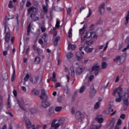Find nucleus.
<instances>
[{"mask_svg": "<svg viewBox=\"0 0 129 129\" xmlns=\"http://www.w3.org/2000/svg\"><path fill=\"white\" fill-rule=\"evenodd\" d=\"M62 110V107L61 106H57L55 108V111L56 112H60Z\"/></svg>", "mask_w": 129, "mask_h": 129, "instance_id": "obj_35", "label": "nucleus"}, {"mask_svg": "<svg viewBox=\"0 0 129 129\" xmlns=\"http://www.w3.org/2000/svg\"><path fill=\"white\" fill-rule=\"evenodd\" d=\"M112 106H113V102H109L108 106V109H111V108H112Z\"/></svg>", "mask_w": 129, "mask_h": 129, "instance_id": "obj_46", "label": "nucleus"}, {"mask_svg": "<svg viewBox=\"0 0 129 129\" xmlns=\"http://www.w3.org/2000/svg\"><path fill=\"white\" fill-rule=\"evenodd\" d=\"M86 88V87H85V86H82L79 91L80 93H83Z\"/></svg>", "mask_w": 129, "mask_h": 129, "instance_id": "obj_38", "label": "nucleus"}, {"mask_svg": "<svg viewBox=\"0 0 129 129\" xmlns=\"http://www.w3.org/2000/svg\"><path fill=\"white\" fill-rule=\"evenodd\" d=\"M96 93V90L94 88V84H92L90 87V98H93V96Z\"/></svg>", "mask_w": 129, "mask_h": 129, "instance_id": "obj_8", "label": "nucleus"}, {"mask_svg": "<svg viewBox=\"0 0 129 129\" xmlns=\"http://www.w3.org/2000/svg\"><path fill=\"white\" fill-rule=\"evenodd\" d=\"M84 50L85 51V52H86V53H91V52H92V51H93V48H88V46H86L84 48Z\"/></svg>", "mask_w": 129, "mask_h": 129, "instance_id": "obj_22", "label": "nucleus"}, {"mask_svg": "<svg viewBox=\"0 0 129 129\" xmlns=\"http://www.w3.org/2000/svg\"><path fill=\"white\" fill-rule=\"evenodd\" d=\"M104 6H105V3H103L101 4H100V6H99V12L101 14V15H103L102 13L104 12Z\"/></svg>", "mask_w": 129, "mask_h": 129, "instance_id": "obj_15", "label": "nucleus"}, {"mask_svg": "<svg viewBox=\"0 0 129 129\" xmlns=\"http://www.w3.org/2000/svg\"><path fill=\"white\" fill-rule=\"evenodd\" d=\"M89 129H96V125L93 124L92 125Z\"/></svg>", "mask_w": 129, "mask_h": 129, "instance_id": "obj_60", "label": "nucleus"}, {"mask_svg": "<svg viewBox=\"0 0 129 129\" xmlns=\"http://www.w3.org/2000/svg\"><path fill=\"white\" fill-rule=\"evenodd\" d=\"M68 34L69 38H71L72 37V28H71L69 31Z\"/></svg>", "mask_w": 129, "mask_h": 129, "instance_id": "obj_49", "label": "nucleus"}, {"mask_svg": "<svg viewBox=\"0 0 129 129\" xmlns=\"http://www.w3.org/2000/svg\"><path fill=\"white\" fill-rule=\"evenodd\" d=\"M115 93H117L118 96H121V95L123 93H122V88L119 87L116 90H114L113 92V96H115Z\"/></svg>", "mask_w": 129, "mask_h": 129, "instance_id": "obj_9", "label": "nucleus"}, {"mask_svg": "<svg viewBox=\"0 0 129 129\" xmlns=\"http://www.w3.org/2000/svg\"><path fill=\"white\" fill-rule=\"evenodd\" d=\"M31 24L30 23L27 27V33H30V32H31Z\"/></svg>", "mask_w": 129, "mask_h": 129, "instance_id": "obj_51", "label": "nucleus"}, {"mask_svg": "<svg viewBox=\"0 0 129 129\" xmlns=\"http://www.w3.org/2000/svg\"><path fill=\"white\" fill-rule=\"evenodd\" d=\"M113 60L114 62H116L117 65H121V64H123V63H124L125 61V57L122 55H118L116 56V57L113 59Z\"/></svg>", "mask_w": 129, "mask_h": 129, "instance_id": "obj_3", "label": "nucleus"}, {"mask_svg": "<svg viewBox=\"0 0 129 129\" xmlns=\"http://www.w3.org/2000/svg\"><path fill=\"white\" fill-rule=\"evenodd\" d=\"M122 100H127L128 99V94L127 93H123L121 95Z\"/></svg>", "mask_w": 129, "mask_h": 129, "instance_id": "obj_18", "label": "nucleus"}, {"mask_svg": "<svg viewBox=\"0 0 129 129\" xmlns=\"http://www.w3.org/2000/svg\"><path fill=\"white\" fill-rule=\"evenodd\" d=\"M114 124H115V122L114 121H111L109 123V125H110L109 129L113 128V127L114 126Z\"/></svg>", "mask_w": 129, "mask_h": 129, "instance_id": "obj_37", "label": "nucleus"}, {"mask_svg": "<svg viewBox=\"0 0 129 129\" xmlns=\"http://www.w3.org/2000/svg\"><path fill=\"white\" fill-rule=\"evenodd\" d=\"M70 13H71V8H69L67 9V14H68V15H70Z\"/></svg>", "mask_w": 129, "mask_h": 129, "instance_id": "obj_62", "label": "nucleus"}, {"mask_svg": "<svg viewBox=\"0 0 129 129\" xmlns=\"http://www.w3.org/2000/svg\"><path fill=\"white\" fill-rule=\"evenodd\" d=\"M50 80L54 82H56V73H55V72L53 73L52 78H51Z\"/></svg>", "mask_w": 129, "mask_h": 129, "instance_id": "obj_33", "label": "nucleus"}, {"mask_svg": "<svg viewBox=\"0 0 129 129\" xmlns=\"http://www.w3.org/2000/svg\"><path fill=\"white\" fill-rule=\"evenodd\" d=\"M107 67V64L105 62H103L102 63V69H105Z\"/></svg>", "mask_w": 129, "mask_h": 129, "instance_id": "obj_42", "label": "nucleus"}, {"mask_svg": "<svg viewBox=\"0 0 129 129\" xmlns=\"http://www.w3.org/2000/svg\"><path fill=\"white\" fill-rule=\"evenodd\" d=\"M13 94H14V96H15V97H17V90H13Z\"/></svg>", "mask_w": 129, "mask_h": 129, "instance_id": "obj_58", "label": "nucleus"}, {"mask_svg": "<svg viewBox=\"0 0 129 129\" xmlns=\"http://www.w3.org/2000/svg\"><path fill=\"white\" fill-rule=\"evenodd\" d=\"M71 77H74L75 76V72L74 71V67H71Z\"/></svg>", "mask_w": 129, "mask_h": 129, "instance_id": "obj_29", "label": "nucleus"}, {"mask_svg": "<svg viewBox=\"0 0 129 129\" xmlns=\"http://www.w3.org/2000/svg\"><path fill=\"white\" fill-rule=\"evenodd\" d=\"M48 113L54 114L55 112H54V107H50L48 109Z\"/></svg>", "mask_w": 129, "mask_h": 129, "instance_id": "obj_32", "label": "nucleus"}, {"mask_svg": "<svg viewBox=\"0 0 129 129\" xmlns=\"http://www.w3.org/2000/svg\"><path fill=\"white\" fill-rule=\"evenodd\" d=\"M109 85V82H107L106 81L103 82V85H102V88H106Z\"/></svg>", "mask_w": 129, "mask_h": 129, "instance_id": "obj_28", "label": "nucleus"}, {"mask_svg": "<svg viewBox=\"0 0 129 129\" xmlns=\"http://www.w3.org/2000/svg\"><path fill=\"white\" fill-rule=\"evenodd\" d=\"M41 58L39 57H36L34 59V63L35 64H40Z\"/></svg>", "mask_w": 129, "mask_h": 129, "instance_id": "obj_30", "label": "nucleus"}, {"mask_svg": "<svg viewBox=\"0 0 129 129\" xmlns=\"http://www.w3.org/2000/svg\"><path fill=\"white\" fill-rule=\"evenodd\" d=\"M120 118H121L122 119H124L125 118V114H121L120 116Z\"/></svg>", "mask_w": 129, "mask_h": 129, "instance_id": "obj_56", "label": "nucleus"}, {"mask_svg": "<svg viewBox=\"0 0 129 129\" xmlns=\"http://www.w3.org/2000/svg\"><path fill=\"white\" fill-rule=\"evenodd\" d=\"M32 94H33V95H36L37 96H38L39 95V94H40V91H39L38 90H32L31 92Z\"/></svg>", "mask_w": 129, "mask_h": 129, "instance_id": "obj_27", "label": "nucleus"}, {"mask_svg": "<svg viewBox=\"0 0 129 129\" xmlns=\"http://www.w3.org/2000/svg\"><path fill=\"white\" fill-rule=\"evenodd\" d=\"M37 11H38V9H37V8L33 6L29 8V9L28 10V14H30L31 12H37Z\"/></svg>", "mask_w": 129, "mask_h": 129, "instance_id": "obj_19", "label": "nucleus"}, {"mask_svg": "<svg viewBox=\"0 0 129 129\" xmlns=\"http://www.w3.org/2000/svg\"><path fill=\"white\" fill-rule=\"evenodd\" d=\"M92 15V10L91 9H89V13L88 16H87V18H89V17H90V16Z\"/></svg>", "mask_w": 129, "mask_h": 129, "instance_id": "obj_50", "label": "nucleus"}, {"mask_svg": "<svg viewBox=\"0 0 129 129\" xmlns=\"http://www.w3.org/2000/svg\"><path fill=\"white\" fill-rule=\"evenodd\" d=\"M31 5H32V4L29 1H28L26 3V7H31Z\"/></svg>", "mask_w": 129, "mask_h": 129, "instance_id": "obj_64", "label": "nucleus"}, {"mask_svg": "<svg viewBox=\"0 0 129 129\" xmlns=\"http://www.w3.org/2000/svg\"><path fill=\"white\" fill-rule=\"evenodd\" d=\"M76 48V44H72L70 43L68 44V50H70V49H72V50H75Z\"/></svg>", "mask_w": 129, "mask_h": 129, "instance_id": "obj_20", "label": "nucleus"}, {"mask_svg": "<svg viewBox=\"0 0 129 129\" xmlns=\"http://www.w3.org/2000/svg\"><path fill=\"white\" fill-rule=\"evenodd\" d=\"M94 78V76H91L89 78V81H92V80H93V79Z\"/></svg>", "mask_w": 129, "mask_h": 129, "instance_id": "obj_61", "label": "nucleus"}, {"mask_svg": "<svg viewBox=\"0 0 129 129\" xmlns=\"http://www.w3.org/2000/svg\"><path fill=\"white\" fill-rule=\"evenodd\" d=\"M59 40H60V36L56 37V38H55V39L53 42L54 46H57V45H58V42L59 41Z\"/></svg>", "mask_w": 129, "mask_h": 129, "instance_id": "obj_26", "label": "nucleus"}, {"mask_svg": "<svg viewBox=\"0 0 129 129\" xmlns=\"http://www.w3.org/2000/svg\"><path fill=\"white\" fill-rule=\"evenodd\" d=\"M76 57L78 61H81L83 59L82 55H81V53H80V52H77L76 53Z\"/></svg>", "mask_w": 129, "mask_h": 129, "instance_id": "obj_16", "label": "nucleus"}, {"mask_svg": "<svg viewBox=\"0 0 129 129\" xmlns=\"http://www.w3.org/2000/svg\"><path fill=\"white\" fill-rule=\"evenodd\" d=\"M55 27L56 28H59V27H60V21H59L58 20L56 21Z\"/></svg>", "mask_w": 129, "mask_h": 129, "instance_id": "obj_55", "label": "nucleus"}, {"mask_svg": "<svg viewBox=\"0 0 129 129\" xmlns=\"http://www.w3.org/2000/svg\"><path fill=\"white\" fill-rule=\"evenodd\" d=\"M85 69V68L82 66H80L78 68H77L76 70V74L77 75H80L83 72V70Z\"/></svg>", "mask_w": 129, "mask_h": 129, "instance_id": "obj_11", "label": "nucleus"}, {"mask_svg": "<svg viewBox=\"0 0 129 129\" xmlns=\"http://www.w3.org/2000/svg\"><path fill=\"white\" fill-rule=\"evenodd\" d=\"M76 119L79 120V121H82V119H83L84 115L81 112L79 111H77L76 113Z\"/></svg>", "mask_w": 129, "mask_h": 129, "instance_id": "obj_10", "label": "nucleus"}, {"mask_svg": "<svg viewBox=\"0 0 129 129\" xmlns=\"http://www.w3.org/2000/svg\"><path fill=\"white\" fill-rule=\"evenodd\" d=\"M51 105V104L47 101H42L41 102V107H43V108H47V107H49Z\"/></svg>", "mask_w": 129, "mask_h": 129, "instance_id": "obj_13", "label": "nucleus"}, {"mask_svg": "<svg viewBox=\"0 0 129 129\" xmlns=\"http://www.w3.org/2000/svg\"><path fill=\"white\" fill-rule=\"evenodd\" d=\"M29 78H30V76L29 75V74H27L24 79V82H27V81L29 80Z\"/></svg>", "mask_w": 129, "mask_h": 129, "instance_id": "obj_44", "label": "nucleus"}, {"mask_svg": "<svg viewBox=\"0 0 129 129\" xmlns=\"http://www.w3.org/2000/svg\"><path fill=\"white\" fill-rule=\"evenodd\" d=\"M67 57L68 59H71V58L73 57V53H72V52L68 53L67 55Z\"/></svg>", "mask_w": 129, "mask_h": 129, "instance_id": "obj_41", "label": "nucleus"}, {"mask_svg": "<svg viewBox=\"0 0 129 129\" xmlns=\"http://www.w3.org/2000/svg\"><path fill=\"white\" fill-rule=\"evenodd\" d=\"M38 80H39V76L34 77V79H30V81L33 84H37V83H38Z\"/></svg>", "mask_w": 129, "mask_h": 129, "instance_id": "obj_17", "label": "nucleus"}, {"mask_svg": "<svg viewBox=\"0 0 129 129\" xmlns=\"http://www.w3.org/2000/svg\"><path fill=\"white\" fill-rule=\"evenodd\" d=\"M4 24L5 26V34L7 32V28H8V21L7 20L4 21Z\"/></svg>", "mask_w": 129, "mask_h": 129, "instance_id": "obj_31", "label": "nucleus"}, {"mask_svg": "<svg viewBox=\"0 0 129 129\" xmlns=\"http://www.w3.org/2000/svg\"><path fill=\"white\" fill-rule=\"evenodd\" d=\"M56 121L57 120L53 119L51 122L50 129H57V127L60 126V124H63L64 122H65L64 118H61L60 119H58V123H56Z\"/></svg>", "mask_w": 129, "mask_h": 129, "instance_id": "obj_2", "label": "nucleus"}, {"mask_svg": "<svg viewBox=\"0 0 129 129\" xmlns=\"http://www.w3.org/2000/svg\"><path fill=\"white\" fill-rule=\"evenodd\" d=\"M33 50L34 51H37L38 56H40L43 53V50L38 48L36 45L33 46Z\"/></svg>", "mask_w": 129, "mask_h": 129, "instance_id": "obj_12", "label": "nucleus"}, {"mask_svg": "<svg viewBox=\"0 0 129 129\" xmlns=\"http://www.w3.org/2000/svg\"><path fill=\"white\" fill-rule=\"evenodd\" d=\"M122 122V121H121V120L120 119H118L117 124L120 125V124H121Z\"/></svg>", "mask_w": 129, "mask_h": 129, "instance_id": "obj_59", "label": "nucleus"}, {"mask_svg": "<svg viewBox=\"0 0 129 129\" xmlns=\"http://www.w3.org/2000/svg\"><path fill=\"white\" fill-rule=\"evenodd\" d=\"M121 96H119V98H117L115 99L116 102H121Z\"/></svg>", "mask_w": 129, "mask_h": 129, "instance_id": "obj_45", "label": "nucleus"}, {"mask_svg": "<svg viewBox=\"0 0 129 129\" xmlns=\"http://www.w3.org/2000/svg\"><path fill=\"white\" fill-rule=\"evenodd\" d=\"M10 36H11V33H10L9 31L7 32V33L5 36V42H7V43H9V42H10V40H11Z\"/></svg>", "mask_w": 129, "mask_h": 129, "instance_id": "obj_14", "label": "nucleus"}, {"mask_svg": "<svg viewBox=\"0 0 129 129\" xmlns=\"http://www.w3.org/2000/svg\"><path fill=\"white\" fill-rule=\"evenodd\" d=\"M96 120L98 121L99 123H101V122H103V118H102V116L101 115L98 116L96 118Z\"/></svg>", "mask_w": 129, "mask_h": 129, "instance_id": "obj_21", "label": "nucleus"}, {"mask_svg": "<svg viewBox=\"0 0 129 129\" xmlns=\"http://www.w3.org/2000/svg\"><path fill=\"white\" fill-rule=\"evenodd\" d=\"M30 111L32 114H34V113H36L37 112V110L35 108H31L30 109Z\"/></svg>", "mask_w": 129, "mask_h": 129, "instance_id": "obj_47", "label": "nucleus"}, {"mask_svg": "<svg viewBox=\"0 0 129 129\" xmlns=\"http://www.w3.org/2000/svg\"><path fill=\"white\" fill-rule=\"evenodd\" d=\"M8 7H9V8H10L11 9H12V8H13V1H10L9 2V4L8 5Z\"/></svg>", "mask_w": 129, "mask_h": 129, "instance_id": "obj_53", "label": "nucleus"}, {"mask_svg": "<svg viewBox=\"0 0 129 129\" xmlns=\"http://www.w3.org/2000/svg\"><path fill=\"white\" fill-rule=\"evenodd\" d=\"M48 6H43V12L45 14H47L48 13V8H47Z\"/></svg>", "mask_w": 129, "mask_h": 129, "instance_id": "obj_40", "label": "nucleus"}, {"mask_svg": "<svg viewBox=\"0 0 129 129\" xmlns=\"http://www.w3.org/2000/svg\"><path fill=\"white\" fill-rule=\"evenodd\" d=\"M42 39L44 40V41L45 43H46V42H48V35L47 34L44 33L43 36L42 37Z\"/></svg>", "mask_w": 129, "mask_h": 129, "instance_id": "obj_24", "label": "nucleus"}, {"mask_svg": "<svg viewBox=\"0 0 129 129\" xmlns=\"http://www.w3.org/2000/svg\"><path fill=\"white\" fill-rule=\"evenodd\" d=\"M96 39L97 36L95 32H87V31L84 30L81 34V42H83L85 39Z\"/></svg>", "mask_w": 129, "mask_h": 129, "instance_id": "obj_1", "label": "nucleus"}, {"mask_svg": "<svg viewBox=\"0 0 129 129\" xmlns=\"http://www.w3.org/2000/svg\"><path fill=\"white\" fill-rule=\"evenodd\" d=\"M40 99L42 101H45L48 100V94L46 92V90L41 89L40 95L39 96Z\"/></svg>", "mask_w": 129, "mask_h": 129, "instance_id": "obj_5", "label": "nucleus"}, {"mask_svg": "<svg viewBox=\"0 0 129 129\" xmlns=\"http://www.w3.org/2000/svg\"><path fill=\"white\" fill-rule=\"evenodd\" d=\"M15 76H16V71L15 69H14L13 73V75H12V78H11L12 82H14L15 81V79H16Z\"/></svg>", "mask_w": 129, "mask_h": 129, "instance_id": "obj_25", "label": "nucleus"}, {"mask_svg": "<svg viewBox=\"0 0 129 129\" xmlns=\"http://www.w3.org/2000/svg\"><path fill=\"white\" fill-rule=\"evenodd\" d=\"M99 107H100V102H97L94 105L95 109H98Z\"/></svg>", "mask_w": 129, "mask_h": 129, "instance_id": "obj_34", "label": "nucleus"}, {"mask_svg": "<svg viewBox=\"0 0 129 129\" xmlns=\"http://www.w3.org/2000/svg\"><path fill=\"white\" fill-rule=\"evenodd\" d=\"M85 43L87 44V45H88L89 46H91V45L93 44V41L92 40H90V41H85Z\"/></svg>", "mask_w": 129, "mask_h": 129, "instance_id": "obj_43", "label": "nucleus"}, {"mask_svg": "<svg viewBox=\"0 0 129 129\" xmlns=\"http://www.w3.org/2000/svg\"><path fill=\"white\" fill-rule=\"evenodd\" d=\"M3 80H8L9 79V76H8V74L5 73L3 75Z\"/></svg>", "mask_w": 129, "mask_h": 129, "instance_id": "obj_39", "label": "nucleus"}, {"mask_svg": "<svg viewBox=\"0 0 129 129\" xmlns=\"http://www.w3.org/2000/svg\"><path fill=\"white\" fill-rule=\"evenodd\" d=\"M41 32L42 33H44V32H45L46 31V27H45V26H42L41 27Z\"/></svg>", "mask_w": 129, "mask_h": 129, "instance_id": "obj_52", "label": "nucleus"}, {"mask_svg": "<svg viewBox=\"0 0 129 129\" xmlns=\"http://www.w3.org/2000/svg\"><path fill=\"white\" fill-rule=\"evenodd\" d=\"M7 105L9 108L12 107V105L11 104V102H10V97L8 98V102Z\"/></svg>", "mask_w": 129, "mask_h": 129, "instance_id": "obj_54", "label": "nucleus"}, {"mask_svg": "<svg viewBox=\"0 0 129 129\" xmlns=\"http://www.w3.org/2000/svg\"><path fill=\"white\" fill-rule=\"evenodd\" d=\"M4 106V101H3V96L0 95V110L3 109Z\"/></svg>", "mask_w": 129, "mask_h": 129, "instance_id": "obj_23", "label": "nucleus"}, {"mask_svg": "<svg viewBox=\"0 0 129 129\" xmlns=\"http://www.w3.org/2000/svg\"><path fill=\"white\" fill-rule=\"evenodd\" d=\"M100 69V68L98 64H94L92 67L91 72H93V71H95L94 74L95 76H96L97 75H98V74L100 72V71H99Z\"/></svg>", "mask_w": 129, "mask_h": 129, "instance_id": "obj_6", "label": "nucleus"}, {"mask_svg": "<svg viewBox=\"0 0 129 129\" xmlns=\"http://www.w3.org/2000/svg\"><path fill=\"white\" fill-rule=\"evenodd\" d=\"M17 102L19 106L20 107L21 109H22V110L24 112V113H27V109L24 106L25 102H24V100L23 99V98L17 99Z\"/></svg>", "mask_w": 129, "mask_h": 129, "instance_id": "obj_4", "label": "nucleus"}, {"mask_svg": "<svg viewBox=\"0 0 129 129\" xmlns=\"http://www.w3.org/2000/svg\"><path fill=\"white\" fill-rule=\"evenodd\" d=\"M129 49V44H128L126 46V47H125L123 49H122V52H125L126 50H128Z\"/></svg>", "mask_w": 129, "mask_h": 129, "instance_id": "obj_57", "label": "nucleus"}, {"mask_svg": "<svg viewBox=\"0 0 129 129\" xmlns=\"http://www.w3.org/2000/svg\"><path fill=\"white\" fill-rule=\"evenodd\" d=\"M123 104L125 106H128V100H123Z\"/></svg>", "mask_w": 129, "mask_h": 129, "instance_id": "obj_48", "label": "nucleus"}, {"mask_svg": "<svg viewBox=\"0 0 129 129\" xmlns=\"http://www.w3.org/2000/svg\"><path fill=\"white\" fill-rule=\"evenodd\" d=\"M23 120L25 122L26 127H27V128L28 129L30 128V127H32V126H34V125H35L34 124L32 125L30 120L28 119V118H27L26 117L24 116L23 117Z\"/></svg>", "mask_w": 129, "mask_h": 129, "instance_id": "obj_7", "label": "nucleus"}, {"mask_svg": "<svg viewBox=\"0 0 129 129\" xmlns=\"http://www.w3.org/2000/svg\"><path fill=\"white\" fill-rule=\"evenodd\" d=\"M126 21L124 23V25H126L128 24V20H129V11L127 13V16L125 17Z\"/></svg>", "mask_w": 129, "mask_h": 129, "instance_id": "obj_36", "label": "nucleus"}, {"mask_svg": "<svg viewBox=\"0 0 129 129\" xmlns=\"http://www.w3.org/2000/svg\"><path fill=\"white\" fill-rule=\"evenodd\" d=\"M125 43H126V44L127 45H129V38H127L125 39Z\"/></svg>", "mask_w": 129, "mask_h": 129, "instance_id": "obj_63", "label": "nucleus"}]
</instances>
